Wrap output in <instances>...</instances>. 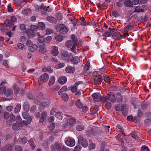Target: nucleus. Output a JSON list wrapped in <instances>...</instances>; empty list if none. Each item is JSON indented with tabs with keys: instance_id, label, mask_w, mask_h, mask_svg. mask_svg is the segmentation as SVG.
<instances>
[{
	"instance_id": "1",
	"label": "nucleus",
	"mask_w": 151,
	"mask_h": 151,
	"mask_svg": "<svg viewBox=\"0 0 151 151\" xmlns=\"http://www.w3.org/2000/svg\"><path fill=\"white\" fill-rule=\"evenodd\" d=\"M120 30L116 29H111V35L113 39L115 40H119L121 39V35H120Z\"/></svg>"
},
{
	"instance_id": "2",
	"label": "nucleus",
	"mask_w": 151,
	"mask_h": 151,
	"mask_svg": "<svg viewBox=\"0 0 151 151\" xmlns=\"http://www.w3.org/2000/svg\"><path fill=\"white\" fill-rule=\"evenodd\" d=\"M78 144H81L82 146L84 147H86L88 145V144L86 139L84 138L81 136H80L78 137Z\"/></svg>"
},
{
	"instance_id": "3",
	"label": "nucleus",
	"mask_w": 151,
	"mask_h": 151,
	"mask_svg": "<svg viewBox=\"0 0 151 151\" xmlns=\"http://www.w3.org/2000/svg\"><path fill=\"white\" fill-rule=\"evenodd\" d=\"M62 58L67 61H70L72 58H73V56L71 54H68L66 52H63L62 55Z\"/></svg>"
},
{
	"instance_id": "4",
	"label": "nucleus",
	"mask_w": 151,
	"mask_h": 151,
	"mask_svg": "<svg viewBox=\"0 0 151 151\" xmlns=\"http://www.w3.org/2000/svg\"><path fill=\"white\" fill-rule=\"evenodd\" d=\"M49 78V76L48 74L45 73L42 75L39 78V81L45 82H47Z\"/></svg>"
},
{
	"instance_id": "5",
	"label": "nucleus",
	"mask_w": 151,
	"mask_h": 151,
	"mask_svg": "<svg viewBox=\"0 0 151 151\" xmlns=\"http://www.w3.org/2000/svg\"><path fill=\"white\" fill-rule=\"evenodd\" d=\"M72 42L74 44V46L72 48L73 50L74 51V49H76L77 46V43L78 41V39L76 36L73 35H72L70 36Z\"/></svg>"
},
{
	"instance_id": "6",
	"label": "nucleus",
	"mask_w": 151,
	"mask_h": 151,
	"mask_svg": "<svg viewBox=\"0 0 151 151\" xmlns=\"http://www.w3.org/2000/svg\"><path fill=\"white\" fill-rule=\"evenodd\" d=\"M102 81V76L100 75H98L95 76L94 79V82L95 83L98 85L101 84Z\"/></svg>"
},
{
	"instance_id": "7",
	"label": "nucleus",
	"mask_w": 151,
	"mask_h": 151,
	"mask_svg": "<svg viewBox=\"0 0 151 151\" xmlns=\"http://www.w3.org/2000/svg\"><path fill=\"white\" fill-rule=\"evenodd\" d=\"M59 27L60 28L59 32L61 34H65L68 31V28L63 24L59 25Z\"/></svg>"
},
{
	"instance_id": "8",
	"label": "nucleus",
	"mask_w": 151,
	"mask_h": 151,
	"mask_svg": "<svg viewBox=\"0 0 151 151\" xmlns=\"http://www.w3.org/2000/svg\"><path fill=\"white\" fill-rule=\"evenodd\" d=\"M92 96L93 98V100L95 102H98L100 101L101 95L99 93H94L92 94Z\"/></svg>"
},
{
	"instance_id": "9",
	"label": "nucleus",
	"mask_w": 151,
	"mask_h": 151,
	"mask_svg": "<svg viewBox=\"0 0 151 151\" xmlns=\"http://www.w3.org/2000/svg\"><path fill=\"white\" fill-rule=\"evenodd\" d=\"M45 45L44 43H41L39 45V52L41 53H44L47 52L46 49L45 47Z\"/></svg>"
},
{
	"instance_id": "10",
	"label": "nucleus",
	"mask_w": 151,
	"mask_h": 151,
	"mask_svg": "<svg viewBox=\"0 0 151 151\" xmlns=\"http://www.w3.org/2000/svg\"><path fill=\"white\" fill-rule=\"evenodd\" d=\"M73 45L74 44H73V43L72 42L71 40H68L65 43V46L67 47L68 48H71H71V50L73 52L76 53V51L75 50V49H74V51L72 49L73 46H74Z\"/></svg>"
},
{
	"instance_id": "11",
	"label": "nucleus",
	"mask_w": 151,
	"mask_h": 151,
	"mask_svg": "<svg viewBox=\"0 0 151 151\" xmlns=\"http://www.w3.org/2000/svg\"><path fill=\"white\" fill-rule=\"evenodd\" d=\"M58 47L55 46H52L51 53L52 55L54 56H57L58 54Z\"/></svg>"
},
{
	"instance_id": "12",
	"label": "nucleus",
	"mask_w": 151,
	"mask_h": 151,
	"mask_svg": "<svg viewBox=\"0 0 151 151\" xmlns=\"http://www.w3.org/2000/svg\"><path fill=\"white\" fill-rule=\"evenodd\" d=\"M65 143L68 146L73 147L75 145V142L74 139H69L66 141Z\"/></svg>"
},
{
	"instance_id": "13",
	"label": "nucleus",
	"mask_w": 151,
	"mask_h": 151,
	"mask_svg": "<svg viewBox=\"0 0 151 151\" xmlns=\"http://www.w3.org/2000/svg\"><path fill=\"white\" fill-rule=\"evenodd\" d=\"M130 134L132 137L136 139H137L138 142L141 141V139L138 136L137 132L136 131H133Z\"/></svg>"
},
{
	"instance_id": "14",
	"label": "nucleus",
	"mask_w": 151,
	"mask_h": 151,
	"mask_svg": "<svg viewBox=\"0 0 151 151\" xmlns=\"http://www.w3.org/2000/svg\"><path fill=\"white\" fill-rule=\"evenodd\" d=\"M121 111L123 114L126 116L128 114V110L126 106L124 105L121 106Z\"/></svg>"
},
{
	"instance_id": "15",
	"label": "nucleus",
	"mask_w": 151,
	"mask_h": 151,
	"mask_svg": "<svg viewBox=\"0 0 151 151\" xmlns=\"http://www.w3.org/2000/svg\"><path fill=\"white\" fill-rule=\"evenodd\" d=\"M66 71L68 73H73L75 71V68L70 66H68L65 69Z\"/></svg>"
},
{
	"instance_id": "16",
	"label": "nucleus",
	"mask_w": 151,
	"mask_h": 151,
	"mask_svg": "<svg viewBox=\"0 0 151 151\" xmlns=\"http://www.w3.org/2000/svg\"><path fill=\"white\" fill-rule=\"evenodd\" d=\"M40 9L41 10H43L47 12H49L52 11V9L50 8L49 6H47V7L45 6L43 3H42L40 7Z\"/></svg>"
},
{
	"instance_id": "17",
	"label": "nucleus",
	"mask_w": 151,
	"mask_h": 151,
	"mask_svg": "<svg viewBox=\"0 0 151 151\" xmlns=\"http://www.w3.org/2000/svg\"><path fill=\"white\" fill-rule=\"evenodd\" d=\"M108 97L109 98L108 101H109L112 103L115 102L116 101L115 95L114 93H111L109 95V97Z\"/></svg>"
},
{
	"instance_id": "18",
	"label": "nucleus",
	"mask_w": 151,
	"mask_h": 151,
	"mask_svg": "<svg viewBox=\"0 0 151 151\" xmlns=\"http://www.w3.org/2000/svg\"><path fill=\"white\" fill-rule=\"evenodd\" d=\"M67 79L65 76L60 77L58 80V82L61 84H63L67 81Z\"/></svg>"
},
{
	"instance_id": "19",
	"label": "nucleus",
	"mask_w": 151,
	"mask_h": 151,
	"mask_svg": "<svg viewBox=\"0 0 151 151\" xmlns=\"http://www.w3.org/2000/svg\"><path fill=\"white\" fill-rule=\"evenodd\" d=\"M38 48L37 46L35 45H32L29 46V50L31 52H33L36 51Z\"/></svg>"
},
{
	"instance_id": "20",
	"label": "nucleus",
	"mask_w": 151,
	"mask_h": 151,
	"mask_svg": "<svg viewBox=\"0 0 151 151\" xmlns=\"http://www.w3.org/2000/svg\"><path fill=\"white\" fill-rule=\"evenodd\" d=\"M71 63L74 64H76L80 61V59L77 56H75L72 58L71 60Z\"/></svg>"
},
{
	"instance_id": "21",
	"label": "nucleus",
	"mask_w": 151,
	"mask_h": 151,
	"mask_svg": "<svg viewBox=\"0 0 151 151\" xmlns=\"http://www.w3.org/2000/svg\"><path fill=\"white\" fill-rule=\"evenodd\" d=\"M13 92L12 89L10 88L6 89L5 95L7 97L10 96L13 94Z\"/></svg>"
},
{
	"instance_id": "22",
	"label": "nucleus",
	"mask_w": 151,
	"mask_h": 151,
	"mask_svg": "<svg viewBox=\"0 0 151 151\" xmlns=\"http://www.w3.org/2000/svg\"><path fill=\"white\" fill-rule=\"evenodd\" d=\"M15 95H17L20 89L19 86L16 84H14L12 86Z\"/></svg>"
},
{
	"instance_id": "23",
	"label": "nucleus",
	"mask_w": 151,
	"mask_h": 151,
	"mask_svg": "<svg viewBox=\"0 0 151 151\" xmlns=\"http://www.w3.org/2000/svg\"><path fill=\"white\" fill-rule=\"evenodd\" d=\"M46 113L45 112H43L42 113L41 116L39 120L40 123H42L46 119Z\"/></svg>"
},
{
	"instance_id": "24",
	"label": "nucleus",
	"mask_w": 151,
	"mask_h": 151,
	"mask_svg": "<svg viewBox=\"0 0 151 151\" xmlns=\"http://www.w3.org/2000/svg\"><path fill=\"white\" fill-rule=\"evenodd\" d=\"M116 95L117 97V101L119 102H122L123 101V97L121 93L118 92L116 93Z\"/></svg>"
},
{
	"instance_id": "25",
	"label": "nucleus",
	"mask_w": 151,
	"mask_h": 151,
	"mask_svg": "<svg viewBox=\"0 0 151 151\" xmlns=\"http://www.w3.org/2000/svg\"><path fill=\"white\" fill-rule=\"evenodd\" d=\"M47 20L51 23H56V19L51 16H49L47 17Z\"/></svg>"
},
{
	"instance_id": "26",
	"label": "nucleus",
	"mask_w": 151,
	"mask_h": 151,
	"mask_svg": "<svg viewBox=\"0 0 151 151\" xmlns=\"http://www.w3.org/2000/svg\"><path fill=\"white\" fill-rule=\"evenodd\" d=\"M88 62L86 63V65L84 69V73H86L88 74L90 73L89 71L90 67V63L88 64Z\"/></svg>"
},
{
	"instance_id": "27",
	"label": "nucleus",
	"mask_w": 151,
	"mask_h": 151,
	"mask_svg": "<svg viewBox=\"0 0 151 151\" xmlns=\"http://www.w3.org/2000/svg\"><path fill=\"white\" fill-rule=\"evenodd\" d=\"M134 26L133 25L129 24L126 26L124 29V32H128V31L130 30L133 28Z\"/></svg>"
},
{
	"instance_id": "28",
	"label": "nucleus",
	"mask_w": 151,
	"mask_h": 151,
	"mask_svg": "<svg viewBox=\"0 0 151 151\" xmlns=\"http://www.w3.org/2000/svg\"><path fill=\"white\" fill-rule=\"evenodd\" d=\"M124 5L127 7H132L133 6V4L131 1L130 0H127L124 2Z\"/></svg>"
},
{
	"instance_id": "29",
	"label": "nucleus",
	"mask_w": 151,
	"mask_h": 151,
	"mask_svg": "<svg viewBox=\"0 0 151 151\" xmlns=\"http://www.w3.org/2000/svg\"><path fill=\"white\" fill-rule=\"evenodd\" d=\"M37 27L38 29H40L42 30L45 28V25L43 23L40 22L37 24Z\"/></svg>"
},
{
	"instance_id": "30",
	"label": "nucleus",
	"mask_w": 151,
	"mask_h": 151,
	"mask_svg": "<svg viewBox=\"0 0 151 151\" xmlns=\"http://www.w3.org/2000/svg\"><path fill=\"white\" fill-rule=\"evenodd\" d=\"M18 141L19 143H22L23 144H25L27 142V140L26 137H24L22 138H18Z\"/></svg>"
},
{
	"instance_id": "31",
	"label": "nucleus",
	"mask_w": 151,
	"mask_h": 151,
	"mask_svg": "<svg viewBox=\"0 0 151 151\" xmlns=\"http://www.w3.org/2000/svg\"><path fill=\"white\" fill-rule=\"evenodd\" d=\"M55 148L58 151H60L62 149V144H61L58 143H56L54 145Z\"/></svg>"
},
{
	"instance_id": "32",
	"label": "nucleus",
	"mask_w": 151,
	"mask_h": 151,
	"mask_svg": "<svg viewBox=\"0 0 151 151\" xmlns=\"http://www.w3.org/2000/svg\"><path fill=\"white\" fill-rule=\"evenodd\" d=\"M109 28V31H105V32L103 34L102 36L104 37H110L111 35V29Z\"/></svg>"
},
{
	"instance_id": "33",
	"label": "nucleus",
	"mask_w": 151,
	"mask_h": 151,
	"mask_svg": "<svg viewBox=\"0 0 151 151\" xmlns=\"http://www.w3.org/2000/svg\"><path fill=\"white\" fill-rule=\"evenodd\" d=\"M22 12L23 15L25 16H27L31 14V10L30 9H26L22 11Z\"/></svg>"
},
{
	"instance_id": "34",
	"label": "nucleus",
	"mask_w": 151,
	"mask_h": 151,
	"mask_svg": "<svg viewBox=\"0 0 151 151\" xmlns=\"http://www.w3.org/2000/svg\"><path fill=\"white\" fill-rule=\"evenodd\" d=\"M68 120L69 122V124H70L72 126L74 125L76 121L75 119L72 117L70 118Z\"/></svg>"
},
{
	"instance_id": "35",
	"label": "nucleus",
	"mask_w": 151,
	"mask_h": 151,
	"mask_svg": "<svg viewBox=\"0 0 151 151\" xmlns=\"http://www.w3.org/2000/svg\"><path fill=\"white\" fill-rule=\"evenodd\" d=\"M29 103L26 101L25 102L23 105V108L25 111H29Z\"/></svg>"
},
{
	"instance_id": "36",
	"label": "nucleus",
	"mask_w": 151,
	"mask_h": 151,
	"mask_svg": "<svg viewBox=\"0 0 151 151\" xmlns=\"http://www.w3.org/2000/svg\"><path fill=\"white\" fill-rule=\"evenodd\" d=\"M2 83L0 84V86L2 84ZM6 87L4 86L0 87V94H5L6 90Z\"/></svg>"
},
{
	"instance_id": "37",
	"label": "nucleus",
	"mask_w": 151,
	"mask_h": 151,
	"mask_svg": "<svg viewBox=\"0 0 151 151\" xmlns=\"http://www.w3.org/2000/svg\"><path fill=\"white\" fill-rule=\"evenodd\" d=\"M75 105L79 108H81L83 106L81 102L79 99H78L75 103Z\"/></svg>"
},
{
	"instance_id": "38",
	"label": "nucleus",
	"mask_w": 151,
	"mask_h": 151,
	"mask_svg": "<svg viewBox=\"0 0 151 151\" xmlns=\"http://www.w3.org/2000/svg\"><path fill=\"white\" fill-rule=\"evenodd\" d=\"M55 81V77L54 76H52L50 78L48 84L49 86L52 85Z\"/></svg>"
},
{
	"instance_id": "39",
	"label": "nucleus",
	"mask_w": 151,
	"mask_h": 151,
	"mask_svg": "<svg viewBox=\"0 0 151 151\" xmlns=\"http://www.w3.org/2000/svg\"><path fill=\"white\" fill-rule=\"evenodd\" d=\"M67 89L68 88L66 86H63L58 92L59 94L60 95L63 92L68 90Z\"/></svg>"
},
{
	"instance_id": "40",
	"label": "nucleus",
	"mask_w": 151,
	"mask_h": 151,
	"mask_svg": "<svg viewBox=\"0 0 151 151\" xmlns=\"http://www.w3.org/2000/svg\"><path fill=\"white\" fill-rule=\"evenodd\" d=\"M61 98L65 101H67L68 99V95L65 93H63L61 95Z\"/></svg>"
},
{
	"instance_id": "41",
	"label": "nucleus",
	"mask_w": 151,
	"mask_h": 151,
	"mask_svg": "<svg viewBox=\"0 0 151 151\" xmlns=\"http://www.w3.org/2000/svg\"><path fill=\"white\" fill-rule=\"evenodd\" d=\"M53 139V137L52 136H51L48 139H47L46 141V143L47 144L51 143L52 142Z\"/></svg>"
},
{
	"instance_id": "42",
	"label": "nucleus",
	"mask_w": 151,
	"mask_h": 151,
	"mask_svg": "<svg viewBox=\"0 0 151 151\" xmlns=\"http://www.w3.org/2000/svg\"><path fill=\"white\" fill-rule=\"evenodd\" d=\"M63 39V36L61 35H57L55 37V39L56 41L59 42L61 41Z\"/></svg>"
},
{
	"instance_id": "43",
	"label": "nucleus",
	"mask_w": 151,
	"mask_h": 151,
	"mask_svg": "<svg viewBox=\"0 0 151 151\" xmlns=\"http://www.w3.org/2000/svg\"><path fill=\"white\" fill-rule=\"evenodd\" d=\"M21 108V106L20 104H18L14 108V112L15 113L19 112L20 109Z\"/></svg>"
},
{
	"instance_id": "44",
	"label": "nucleus",
	"mask_w": 151,
	"mask_h": 151,
	"mask_svg": "<svg viewBox=\"0 0 151 151\" xmlns=\"http://www.w3.org/2000/svg\"><path fill=\"white\" fill-rule=\"evenodd\" d=\"M5 23L9 27L14 25L13 23H12L9 19H6L5 21Z\"/></svg>"
},
{
	"instance_id": "45",
	"label": "nucleus",
	"mask_w": 151,
	"mask_h": 151,
	"mask_svg": "<svg viewBox=\"0 0 151 151\" xmlns=\"http://www.w3.org/2000/svg\"><path fill=\"white\" fill-rule=\"evenodd\" d=\"M104 77V81L107 83H110V78L109 76H108L106 75H105V76H103Z\"/></svg>"
},
{
	"instance_id": "46",
	"label": "nucleus",
	"mask_w": 151,
	"mask_h": 151,
	"mask_svg": "<svg viewBox=\"0 0 151 151\" xmlns=\"http://www.w3.org/2000/svg\"><path fill=\"white\" fill-rule=\"evenodd\" d=\"M137 113L138 114L136 118H135V119L138 120L139 119L140 117L142 116V114L141 111L140 109H139L138 110Z\"/></svg>"
},
{
	"instance_id": "47",
	"label": "nucleus",
	"mask_w": 151,
	"mask_h": 151,
	"mask_svg": "<svg viewBox=\"0 0 151 151\" xmlns=\"http://www.w3.org/2000/svg\"><path fill=\"white\" fill-rule=\"evenodd\" d=\"M108 97L106 96H101L100 101H104V102H106L108 101Z\"/></svg>"
},
{
	"instance_id": "48",
	"label": "nucleus",
	"mask_w": 151,
	"mask_h": 151,
	"mask_svg": "<svg viewBox=\"0 0 151 151\" xmlns=\"http://www.w3.org/2000/svg\"><path fill=\"white\" fill-rule=\"evenodd\" d=\"M22 116L24 119H27L29 117V114L26 112H24L22 114Z\"/></svg>"
},
{
	"instance_id": "49",
	"label": "nucleus",
	"mask_w": 151,
	"mask_h": 151,
	"mask_svg": "<svg viewBox=\"0 0 151 151\" xmlns=\"http://www.w3.org/2000/svg\"><path fill=\"white\" fill-rule=\"evenodd\" d=\"M18 48L22 50H25L26 49V47L22 44L21 43H18L17 44Z\"/></svg>"
},
{
	"instance_id": "50",
	"label": "nucleus",
	"mask_w": 151,
	"mask_h": 151,
	"mask_svg": "<svg viewBox=\"0 0 151 151\" xmlns=\"http://www.w3.org/2000/svg\"><path fill=\"white\" fill-rule=\"evenodd\" d=\"M69 19L70 20V22L73 24L74 27L77 26V20L74 17H73V18L72 19Z\"/></svg>"
},
{
	"instance_id": "51",
	"label": "nucleus",
	"mask_w": 151,
	"mask_h": 151,
	"mask_svg": "<svg viewBox=\"0 0 151 151\" xmlns=\"http://www.w3.org/2000/svg\"><path fill=\"white\" fill-rule=\"evenodd\" d=\"M84 129V127L83 125H78L76 127V129L78 131H81L83 130Z\"/></svg>"
},
{
	"instance_id": "52",
	"label": "nucleus",
	"mask_w": 151,
	"mask_h": 151,
	"mask_svg": "<svg viewBox=\"0 0 151 151\" xmlns=\"http://www.w3.org/2000/svg\"><path fill=\"white\" fill-rule=\"evenodd\" d=\"M37 27L35 25H32L30 27V31L33 32H34L37 30Z\"/></svg>"
},
{
	"instance_id": "53",
	"label": "nucleus",
	"mask_w": 151,
	"mask_h": 151,
	"mask_svg": "<svg viewBox=\"0 0 151 151\" xmlns=\"http://www.w3.org/2000/svg\"><path fill=\"white\" fill-rule=\"evenodd\" d=\"M45 37L44 36L40 37H38V41L40 43H42L45 42Z\"/></svg>"
},
{
	"instance_id": "54",
	"label": "nucleus",
	"mask_w": 151,
	"mask_h": 151,
	"mask_svg": "<svg viewBox=\"0 0 151 151\" xmlns=\"http://www.w3.org/2000/svg\"><path fill=\"white\" fill-rule=\"evenodd\" d=\"M105 106L106 109H110L111 107V104L108 101L106 102Z\"/></svg>"
},
{
	"instance_id": "55",
	"label": "nucleus",
	"mask_w": 151,
	"mask_h": 151,
	"mask_svg": "<svg viewBox=\"0 0 151 151\" xmlns=\"http://www.w3.org/2000/svg\"><path fill=\"white\" fill-rule=\"evenodd\" d=\"M6 151H10L12 150V147L11 144H8L5 146Z\"/></svg>"
},
{
	"instance_id": "56",
	"label": "nucleus",
	"mask_w": 151,
	"mask_h": 151,
	"mask_svg": "<svg viewBox=\"0 0 151 151\" xmlns=\"http://www.w3.org/2000/svg\"><path fill=\"white\" fill-rule=\"evenodd\" d=\"M16 122L19 123L20 124L22 122V119L19 115H18L17 116L16 118Z\"/></svg>"
},
{
	"instance_id": "57",
	"label": "nucleus",
	"mask_w": 151,
	"mask_h": 151,
	"mask_svg": "<svg viewBox=\"0 0 151 151\" xmlns=\"http://www.w3.org/2000/svg\"><path fill=\"white\" fill-rule=\"evenodd\" d=\"M22 147L19 145H17L15 147V151H22Z\"/></svg>"
},
{
	"instance_id": "58",
	"label": "nucleus",
	"mask_w": 151,
	"mask_h": 151,
	"mask_svg": "<svg viewBox=\"0 0 151 151\" xmlns=\"http://www.w3.org/2000/svg\"><path fill=\"white\" fill-rule=\"evenodd\" d=\"M42 70L44 72L48 71L50 73H52L53 71V70L50 67H48L47 68L44 69Z\"/></svg>"
},
{
	"instance_id": "59",
	"label": "nucleus",
	"mask_w": 151,
	"mask_h": 151,
	"mask_svg": "<svg viewBox=\"0 0 151 151\" xmlns=\"http://www.w3.org/2000/svg\"><path fill=\"white\" fill-rule=\"evenodd\" d=\"M55 116L57 118L62 119V116L61 113L60 112H56L55 114Z\"/></svg>"
},
{
	"instance_id": "60",
	"label": "nucleus",
	"mask_w": 151,
	"mask_h": 151,
	"mask_svg": "<svg viewBox=\"0 0 151 151\" xmlns=\"http://www.w3.org/2000/svg\"><path fill=\"white\" fill-rule=\"evenodd\" d=\"M148 17L147 15H145L144 17V19H143L142 17H139L140 19H141V20L142 21V22H146L148 21Z\"/></svg>"
},
{
	"instance_id": "61",
	"label": "nucleus",
	"mask_w": 151,
	"mask_h": 151,
	"mask_svg": "<svg viewBox=\"0 0 151 151\" xmlns=\"http://www.w3.org/2000/svg\"><path fill=\"white\" fill-rule=\"evenodd\" d=\"M69 122H68V121L67 119L66 121V122L65 123L64 125V127L65 128H66L68 127H72L70 124H69Z\"/></svg>"
},
{
	"instance_id": "62",
	"label": "nucleus",
	"mask_w": 151,
	"mask_h": 151,
	"mask_svg": "<svg viewBox=\"0 0 151 151\" xmlns=\"http://www.w3.org/2000/svg\"><path fill=\"white\" fill-rule=\"evenodd\" d=\"M81 145H77L74 148L73 151H79L81 149Z\"/></svg>"
},
{
	"instance_id": "63",
	"label": "nucleus",
	"mask_w": 151,
	"mask_h": 151,
	"mask_svg": "<svg viewBox=\"0 0 151 151\" xmlns=\"http://www.w3.org/2000/svg\"><path fill=\"white\" fill-rule=\"evenodd\" d=\"M89 148L90 150H92L95 147V145L93 143H91L89 145Z\"/></svg>"
},
{
	"instance_id": "64",
	"label": "nucleus",
	"mask_w": 151,
	"mask_h": 151,
	"mask_svg": "<svg viewBox=\"0 0 151 151\" xmlns=\"http://www.w3.org/2000/svg\"><path fill=\"white\" fill-rule=\"evenodd\" d=\"M6 110L8 111H11L13 110V107L12 106H6Z\"/></svg>"
}]
</instances>
